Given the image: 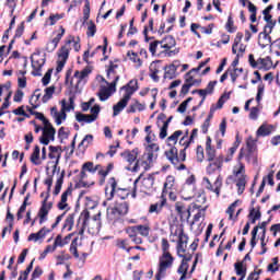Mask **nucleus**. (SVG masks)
<instances>
[{
  "mask_svg": "<svg viewBox=\"0 0 280 280\" xmlns=\"http://www.w3.org/2000/svg\"><path fill=\"white\" fill-rule=\"evenodd\" d=\"M183 137V130H176L174 131L167 139L166 144L170 148L164 152L167 161L177 170V172H183L187 170V165L183 164L187 161V149L189 145L194 143V136H190L189 139L180 138ZM178 138L179 142H178ZM176 143H179L183 149L179 150L176 148Z\"/></svg>",
  "mask_w": 280,
  "mask_h": 280,
  "instance_id": "f257e3e1",
  "label": "nucleus"
},
{
  "mask_svg": "<svg viewBox=\"0 0 280 280\" xmlns=\"http://www.w3.org/2000/svg\"><path fill=\"white\" fill-rule=\"evenodd\" d=\"M206 161L208 162V165L206 166V174L208 176H211L215 174V172H222V167L224 166V154L218 155V149L213 145V140L210 138V136H207L206 138Z\"/></svg>",
  "mask_w": 280,
  "mask_h": 280,
  "instance_id": "f03ea898",
  "label": "nucleus"
},
{
  "mask_svg": "<svg viewBox=\"0 0 280 280\" xmlns=\"http://www.w3.org/2000/svg\"><path fill=\"white\" fill-rule=\"evenodd\" d=\"M242 159H245L247 163L253 165L258 163L257 143L252 138L247 139L245 148L240 149L236 161L240 162Z\"/></svg>",
  "mask_w": 280,
  "mask_h": 280,
  "instance_id": "7ed1b4c3",
  "label": "nucleus"
},
{
  "mask_svg": "<svg viewBox=\"0 0 280 280\" xmlns=\"http://www.w3.org/2000/svg\"><path fill=\"white\" fill-rule=\"evenodd\" d=\"M51 192V187L47 186L46 197L42 201V206L37 212V218H39V224H45L49 220V211L54 209V201H49V196Z\"/></svg>",
  "mask_w": 280,
  "mask_h": 280,
  "instance_id": "20e7f679",
  "label": "nucleus"
},
{
  "mask_svg": "<svg viewBox=\"0 0 280 280\" xmlns=\"http://www.w3.org/2000/svg\"><path fill=\"white\" fill-rule=\"evenodd\" d=\"M65 215H67V212L59 214L56 218L55 223L51 224V229H47L44 226L38 232L31 233L27 237V242H38L40 240H45V237H47L48 233H51V231H54V229L58 228V224H60V222H62V219L65 218Z\"/></svg>",
  "mask_w": 280,
  "mask_h": 280,
  "instance_id": "39448f33",
  "label": "nucleus"
},
{
  "mask_svg": "<svg viewBox=\"0 0 280 280\" xmlns=\"http://www.w3.org/2000/svg\"><path fill=\"white\" fill-rule=\"evenodd\" d=\"M171 235L178 237L177 255H185V253H187V244L189 242V236L185 234V228L183 225H177L175 232H171Z\"/></svg>",
  "mask_w": 280,
  "mask_h": 280,
  "instance_id": "423d86ee",
  "label": "nucleus"
},
{
  "mask_svg": "<svg viewBox=\"0 0 280 280\" xmlns=\"http://www.w3.org/2000/svg\"><path fill=\"white\" fill-rule=\"evenodd\" d=\"M69 105H67V100L61 101V110L59 112L58 116L56 117L55 121L57 126H60L65 119H67V113L73 110L74 103H75V96H70L69 97Z\"/></svg>",
  "mask_w": 280,
  "mask_h": 280,
  "instance_id": "0eeeda50",
  "label": "nucleus"
},
{
  "mask_svg": "<svg viewBox=\"0 0 280 280\" xmlns=\"http://www.w3.org/2000/svg\"><path fill=\"white\" fill-rule=\"evenodd\" d=\"M71 51V46H68L67 44L61 46V48L58 51V61H57V73H60L62 69H65V65H67V60H69V54Z\"/></svg>",
  "mask_w": 280,
  "mask_h": 280,
  "instance_id": "6e6552de",
  "label": "nucleus"
},
{
  "mask_svg": "<svg viewBox=\"0 0 280 280\" xmlns=\"http://www.w3.org/2000/svg\"><path fill=\"white\" fill-rule=\"evenodd\" d=\"M270 34H272V31H270V28H264V32L259 33V40H258V45L259 47H261V49H266V47H268V45H279L280 47V38L276 39L272 43V37L270 36Z\"/></svg>",
  "mask_w": 280,
  "mask_h": 280,
  "instance_id": "1a4fd4ad",
  "label": "nucleus"
},
{
  "mask_svg": "<svg viewBox=\"0 0 280 280\" xmlns=\"http://www.w3.org/2000/svg\"><path fill=\"white\" fill-rule=\"evenodd\" d=\"M178 257L182 258V262L177 269L178 275H182L179 280L187 279V270H189V264L188 261H191L194 259V256L191 254H177Z\"/></svg>",
  "mask_w": 280,
  "mask_h": 280,
  "instance_id": "9d476101",
  "label": "nucleus"
},
{
  "mask_svg": "<svg viewBox=\"0 0 280 280\" xmlns=\"http://www.w3.org/2000/svg\"><path fill=\"white\" fill-rule=\"evenodd\" d=\"M175 211L179 217L180 222H187L191 218V207L187 208V205L183 201H177L175 203Z\"/></svg>",
  "mask_w": 280,
  "mask_h": 280,
  "instance_id": "9b49d317",
  "label": "nucleus"
},
{
  "mask_svg": "<svg viewBox=\"0 0 280 280\" xmlns=\"http://www.w3.org/2000/svg\"><path fill=\"white\" fill-rule=\"evenodd\" d=\"M154 174H149L147 177L142 178L141 185H140V191L141 194H145L147 196H150V194H153V191H156L154 188Z\"/></svg>",
  "mask_w": 280,
  "mask_h": 280,
  "instance_id": "f8f14e48",
  "label": "nucleus"
},
{
  "mask_svg": "<svg viewBox=\"0 0 280 280\" xmlns=\"http://www.w3.org/2000/svg\"><path fill=\"white\" fill-rule=\"evenodd\" d=\"M120 91H124L125 94L122 97H125L127 101L130 102V98L137 91H139V81L137 80H130L126 85L120 88Z\"/></svg>",
  "mask_w": 280,
  "mask_h": 280,
  "instance_id": "ddd939ff",
  "label": "nucleus"
},
{
  "mask_svg": "<svg viewBox=\"0 0 280 280\" xmlns=\"http://www.w3.org/2000/svg\"><path fill=\"white\" fill-rule=\"evenodd\" d=\"M203 182L206 183V189L215 194L217 198H220V191L222 190V176L219 175L214 184H211V180L208 177H203Z\"/></svg>",
  "mask_w": 280,
  "mask_h": 280,
  "instance_id": "4468645a",
  "label": "nucleus"
},
{
  "mask_svg": "<svg viewBox=\"0 0 280 280\" xmlns=\"http://www.w3.org/2000/svg\"><path fill=\"white\" fill-rule=\"evenodd\" d=\"M86 172H90V174H94L93 162H85L81 167V172L79 174V185H81V187H89L86 182H84V178H88L89 176L86 175Z\"/></svg>",
  "mask_w": 280,
  "mask_h": 280,
  "instance_id": "2eb2a0df",
  "label": "nucleus"
},
{
  "mask_svg": "<svg viewBox=\"0 0 280 280\" xmlns=\"http://www.w3.org/2000/svg\"><path fill=\"white\" fill-rule=\"evenodd\" d=\"M117 179L115 177H110L105 185V198L110 201L115 198V194H117Z\"/></svg>",
  "mask_w": 280,
  "mask_h": 280,
  "instance_id": "dca6fc26",
  "label": "nucleus"
},
{
  "mask_svg": "<svg viewBox=\"0 0 280 280\" xmlns=\"http://www.w3.org/2000/svg\"><path fill=\"white\" fill-rule=\"evenodd\" d=\"M167 205V197L164 195L160 196V201L155 203H151L148 210V213L152 214L155 213V215H161L163 212V207Z\"/></svg>",
  "mask_w": 280,
  "mask_h": 280,
  "instance_id": "f3484780",
  "label": "nucleus"
},
{
  "mask_svg": "<svg viewBox=\"0 0 280 280\" xmlns=\"http://www.w3.org/2000/svg\"><path fill=\"white\" fill-rule=\"evenodd\" d=\"M60 31L61 32L59 34H57V36L55 38H52L51 40H49L46 44V51H48V54L56 51L60 40H62V36H65V32H66L65 26H60Z\"/></svg>",
  "mask_w": 280,
  "mask_h": 280,
  "instance_id": "a211bd4d",
  "label": "nucleus"
},
{
  "mask_svg": "<svg viewBox=\"0 0 280 280\" xmlns=\"http://www.w3.org/2000/svg\"><path fill=\"white\" fill-rule=\"evenodd\" d=\"M173 264L174 258L171 253L162 254L159 265L160 272H166L167 268H172Z\"/></svg>",
  "mask_w": 280,
  "mask_h": 280,
  "instance_id": "6ab92c4d",
  "label": "nucleus"
},
{
  "mask_svg": "<svg viewBox=\"0 0 280 280\" xmlns=\"http://www.w3.org/2000/svg\"><path fill=\"white\" fill-rule=\"evenodd\" d=\"M172 190H176V177H174V175H168L165 179L161 196L167 198V191Z\"/></svg>",
  "mask_w": 280,
  "mask_h": 280,
  "instance_id": "aec40b11",
  "label": "nucleus"
},
{
  "mask_svg": "<svg viewBox=\"0 0 280 280\" xmlns=\"http://www.w3.org/2000/svg\"><path fill=\"white\" fill-rule=\"evenodd\" d=\"M161 60H155L150 63L149 67V75L153 82H159V72L161 71Z\"/></svg>",
  "mask_w": 280,
  "mask_h": 280,
  "instance_id": "412c9836",
  "label": "nucleus"
},
{
  "mask_svg": "<svg viewBox=\"0 0 280 280\" xmlns=\"http://www.w3.org/2000/svg\"><path fill=\"white\" fill-rule=\"evenodd\" d=\"M258 69L264 71H270V69H277V63L273 66L272 57L267 56L265 58H258Z\"/></svg>",
  "mask_w": 280,
  "mask_h": 280,
  "instance_id": "4be33fe9",
  "label": "nucleus"
},
{
  "mask_svg": "<svg viewBox=\"0 0 280 280\" xmlns=\"http://www.w3.org/2000/svg\"><path fill=\"white\" fill-rule=\"evenodd\" d=\"M241 143L242 140H240V135H236L233 145L228 150L226 156L223 158V161L225 163H231V161H233V156L235 155V152H237V148H240Z\"/></svg>",
  "mask_w": 280,
  "mask_h": 280,
  "instance_id": "5701e85b",
  "label": "nucleus"
},
{
  "mask_svg": "<svg viewBox=\"0 0 280 280\" xmlns=\"http://www.w3.org/2000/svg\"><path fill=\"white\" fill-rule=\"evenodd\" d=\"M43 67H45V58L32 59V75L35 78L43 75Z\"/></svg>",
  "mask_w": 280,
  "mask_h": 280,
  "instance_id": "b1692460",
  "label": "nucleus"
},
{
  "mask_svg": "<svg viewBox=\"0 0 280 280\" xmlns=\"http://www.w3.org/2000/svg\"><path fill=\"white\" fill-rule=\"evenodd\" d=\"M240 3L243 5V8H246L247 3L248 12H250L249 21L250 23H257V5L248 0H240Z\"/></svg>",
  "mask_w": 280,
  "mask_h": 280,
  "instance_id": "393cba45",
  "label": "nucleus"
},
{
  "mask_svg": "<svg viewBox=\"0 0 280 280\" xmlns=\"http://www.w3.org/2000/svg\"><path fill=\"white\" fill-rule=\"evenodd\" d=\"M161 148L156 143H151L145 148V154H147V161L149 163H153L154 159H156L158 154Z\"/></svg>",
  "mask_w": 280,
  "mask_h": 280,
  "instance_id": "a878e982",
  "label": "nucleus"
},
{
  "mask_svg": "<svg viewBox=\"0 0 280 280\" xmlns=\"http://www.w3.org/2000/svg\"><path fill=\"white\" fill-rule=\"evenodd\" d=\"M130 206L127 201H122L120 203H116L114 208H112L113 215H127Z\"/></svg>",
  "mask_w": 280,
  "mask_h": 280,
  "instance_id": "bb28decb",
  "label": "nucleus"
},
{
  "mask_svg": "<svg viewBox=\"0 0 280 280\" xmlns=\"http://www.w3.org/2000/svg\"><path fill=\"white\" fill-rule=\"evenodd\" d=\"M161 48L165 51H170V49L176 47V38L172 35H166L160 40Z\"/></svg>",
  "mask_w": 280,
  "mask_h": 280,
  "instance_id": "cd10ccee",
  "label": "nucleus"
},
{
  "mask_svg": "<svg viewBox=\"0 0 280 280\" xmlns=\"http://www.w3.org/2000/svg\"><path fill=\"white\" fill-rule=\"evenodd\" d=\"M120 156L122 159H125L127 161V163H129L130 165H132V163H135V161H137V156H139V149H132L130 150H126L122 153H120Z\"/></svg>",
  "mask_w": 280,
  "mask_h": 280,
  "instance_id": "c85d7f7f",
  "label": "nucleus"
},
{
  "mask_svg": "<svg viewBox=\"0 0 280 280\" xmlns=\"http://www.w3.org/2000/svg\"><path fill=\"white\" fill-rule=\"evenodd\" d=\"M52 135H56V128H44L43 135L39 138V143H42L43 145H49V137H52Z\"/></svg>",
  "mask_w": 280,
  "mask_h": 280,
  "instance_id": "c756f323",
  "label": "nucleus"
},
{
  "mask_svg": "<svg viewBox=\"0 0 280 280\" xmlns=\"http://www.w3.org/2000/svg\"><path fill=\"white\" fill-rule=\"evenodd\" d=\"M79 220H82V226L79 230V235H84V231H86V226H89V220H91V212L89 210H83Z\"/></svg>",
  "mask_w": 280,
  "mask_h": 280,
  "instance_id": "7c9ffc66",
  "label": "nucleus"
},
{
  "mask_svg": "<svg viewBox=\"0 0 280 280\" xmlns=\"http://www.w3.org/2000/svg\"><path fill=\"white\" fill-rule=\"evenodd\" d=\"M272 130H275V126L272 125H261L257 131V137H270L272 135Z\"/></svg>",
  "mask_w": 280,
  "mask_h": 280,
  "instance_id": "2f4dec72",
  "label": "nucleus"
},
{
  "mask_svg": "<svg viewBox=\"0 0 280 280\" xmlns=\"http://www.w3.org/2000/svg\"><path fill=\"white\" fill-rule=\"evenodd\" d=\"M128 98H125L122 96V98L113 106V117H117V115H119L121 113V110H124V108H126V106H128Z\"/></svg>",
  "mask_w": 280,
  "mask_h": 280,
  "instance_id": "473e14b6",
  "label": "nucleus"
},
{
  "mask_svg": "<svg viewBox=\"0 0 280 280\" xmlns=\"http://www.w3.org/2000/svg\"><path fill=\"white\" fill-rule=\"evenodd\" d=\"M114 168H115V164L109 163L107 164L106 170L101 168L98 171V176H101L100 185H104V183H106V176H108V174H110V172H113Z\"/></svg>",
  "mask_w": 280,
  "mask_h": 280,
  "instance_id": "72a5a7b5",
  "label": "nucleus"
},
{
  "mask_svg": "<svg viewBox=\"0 0 280 280\" xmlns=\"http://www.w3.org/2000/svg\"><path fill=\"white\" fill-rule=\"evenodd\" d=\"M248 218L250 220V224H255L257 220H261V207L250 208Z\"/></svg>",
  "mask_w": 280,
  "mask_h": 280,
  "instance_id": "f704fd0d",
  "label": "nucleus"
},
{
  "mask_svg": "<svg viewBox=\"0 0 280 280\" xmlns=\"http://www.w3.org/2000/svg\"><path fill=\"white\" fill-rule=\"evenodd\" d=\"M31 163H33V165H42L43 161H40V147H38V144H36L34 147L33 153L31 154L30 158Z\"/></svg>",
  "mask_w": 280,
  "mask_h": 280,
  "instance_id": "c9c22d12",
  "label": "nucleus"
},
{
  "mask_svg": "<svg viewBox=\"0 0 280 280\" xmlns=\"http://www.w3.org/2000/svg\"><path fill=\"white\" fill-rule=\"evenodd\" d=\"M48 150H49L48 159L50 160L57 159L56 163H58V160L60 159V154L62 152V147L49 145Z\"/></svg>",
  "mask_w": 280,
  "mask_h": 280,
  "instance_id": "e433bc0d",
  "label": "nucleus"
},
{
  "mask_svg": "<svg viewBox=\"0 0 280 280\" xmlns=\"http://www.w3.org/2000/svg\"><path fill=\"white\" fill-rule=\"evenodd\" d=\"M164 70H165L164 78L166 80H174V78H176V71H178V67L172 63L168 67H165Z\"/></svg>",
  "mask_w": 280,
  "mask_h": 280,
  "instance_id": "4c0bfd02",
  "label": "nucleus"
},
{
  "mask_svg": "<svg viewBox=\"0 0 280 280\" xmlns=\"http://www.w3.org/2000/svg\"><path fill=\"white\" fill-rule=\"evenodd\" d=\"M127 58H129V60L133 62L138 69L139 67L143 66V60H141V58H139V54L135 52L133 50L127 51Z\"/></svg>",
  "mask_w": 280,
  "mask_h": 280,
  "instance_id": "58836bf2",
  "label": "nucleus"
},
{
  "mask_svg": "<svg viewBox=\"0 0 280 280\" xmlns=\"http://www.w3.org/2000/svg\"><path fill=\"white\" fill-rule=\"evenodd\" d=\"M93 135H86L83 140L79 143V150L86 152L90 145H93Z\"/></svg>",
  "mask_w": 280,
  "mask_h": 280,
  "instance_id": "ea45409f",
  "label": "nucleus"
},
{
  "mask_svg": "<svg viewBox=\"0 0 280 280\" xmlns=\"http://www.w3.org/2000/svg\"><path fill=\"white\" fill-rule=\"evenodd\" d=\"M75 119L77 121H79V124H82V121H84L85 124H93V121H97L91 114L89 115L82 113H77Z\"/></svg>",
  "mask_w": 280,
  "mask_h": 280,
  "instance_id": "a19ab883",
  "label": "nucleus"
},
{
  "mask_svg": "<svg viewBox=\"0 0 280 280\" xmlns=\"http://www.w3.org/2000/svg\"><path fill=\"white\" fill-rule=\"evenodd\" d=\"M116 69H119V65H117L113 61H109V66L106 70L107 80H115V78H117V70Z\"/></svg>",
  "mask_w": 280,
  "mask_h": 280,
  "instance_id": "79ce46f5",
  "label": "nucleus"
},
{
  "mask_svg": "<svg viewBox=\"0 0 280 280\" xmlns=\"http://www.w3.org/2000/svg\"><path fill=\"white\" fill-rule=\"evenodd\" d=\"M40 89H36L30 98V104L33 108L40 106Z\"/></svg>",
  "mask_w": 280,
  "mask_h": 280,
  "instance_id": "37998d69",
  "label": "nucleus"
},
{
  "mask_svg": "<svg viewBox=\"0 0 280 280\" xmlns=\"http://www.w3.org/2000/svg\"><path fill=\"white\" fill-rule=\"evenodd\" d=\"M234 270L237 275V277H242V279L246 278V265H244V261H238L234 264Z\"/></svg>",
  "mask_w": 280,
  "mask_h": 280,
  "instance_id": "c03bdc74",
  "label": "nucleus"
},
{
  "mask_svg": "<svg viewBox=\"0 0 280 280\" xmlns=\"http://www.w3.org/2000/svg\"><path fill=\"white\" fill-rule=\"evenodd\" d=\"M73 224H75V213H70L65 220L62 231H65V229H67V231H72Z\"/></svg>",
  "mask_w": 280,
  "mask_h": 280,
  "instance_id": "a18cd8bd",
  "label": "nucleus"
},
{
  "mask_svg": "<svg viewBox=\"0 0 280 280\" xmlns=\"http://www.w3.org/2000/svg\"><path fill=\"white\" fill-rule=\"evenodd\" d=\"M236 187H237V194L238 196H242L246 189V175H241L236 179Z\"/></svg>",
  "mask_w": 280,
  "mask_h": 280,
  "instance_id": "49530a36",
  "label": "nucleus"
},
{
  "mask_svg": "<svg viewBox=\"0 0 280 280\" xmlns=\"http://www.w3.org/2000/svg\"><path fill=\"white\" fill-rule=\"evenodd\" d=\"M136 229L139 233V235H141L142 237H149L150 236V231L152 230L150 228V223L147 224H140V225H136Z\"/></svg>",
  "mask_w": 280,
  "mask_h": 280,
  "instance_id": "de8ad7c7",
  "label": "nucleus"
},
{
  "mask_svg": "<svg viewBox=\"0 0 280 280\" xmlns=\"http://www.w3.org/2000/svg\"><path fill=\"white\" fill-rule=\"evenodd\" d=\"M54 93H56V86L51 85L45 89V94L42 97L43 104H47L51 97H54Z\"/></svg>",
  "mask_w": 280,
  "mask_h": 280,
  "instance_id": "09e8293b",
  "label": "nucleus"
},
{
  "mask_svg": "<svg viewBox=\"0 0 280 280\" xmlns=\"http://www.w3.org/2000/svg\"><path fill=\"white\" fill-rule=\"evenodd\" d=\"M137 110H139V113L145 110V104L136 100L135 103L128 107L127 113H137Z\"/></svg>",
  "mask_w": 280,
  "mask_h": 280,
  "instance_id": "8fccbe9b",
  "label": "nucleus"
},
{
  "mask_svg": "<svg viewBox=\"0 0 280 280\" xmlns=\"http://www.w3.org/2000/svg\"><path fill=\"white\" fill-rule=\"evenodd\" d=\"M71 43H73V49L74 51H80V49H82V46L80 45V37H75L73 35H70L68 37V39L66 40V45L69 47V45H71Z\"/></svg>",
  "mask_w": 280,
  "mask_h": 280,
  "instance_id": "3c124183",
  "label": "nucleus"
},
{
  "mask_svg": "<svg viewBox=\"0 0 280 280\" xmlns=\"http://www.w3.org/2000/svg\"><path fill=\"white\" fill-rule=\"evenodd\" d=\"M238 167H234L233 176L237 178V176H246V165L242 163V161H237Z\"/></svg>",
  "mask_w": 280,
  "mask_h": 280,
  "instance_id": "603ef678",
  "label": "nucleus"
},
{
  "mask_svg": "<svg viewBox=\"0 0 280 280\" xmlns=\"http://www.w3.org/2000/svg\"><path fill=\"white\" fill-rule=\"evenodd\" d=\"M62 183H65V171L61 172L60 176L56 182L54 196H58V194H60V190L62 189Z\"/></svg>",
  "mask_w": 280,
  "mask_h": 280,
  "instance_id": "864d4df0",
  "label": "nucleus"
},
{
  "mask_svg": "<svg viewBox=\"0 0 280 280\" xmlns=\"http://www.w3.org/2000/svg\"><path fill=\"white\" fill-rule=\"evenodd\" d=\"M225 30L229 32V34H235V32H237V26H235V22L233 21V16L231 15H229L228 18Z\"/></svg>",
  "mask_w": 280,
  "mask_h": 280,
  "instance_id": "5fc2aeb1",
  "label": "nucleus"
},
{
  "mask_svg": "<svg viewBox=\"0 0 280 280\" xmlns=\"http://www.w3.org/2000/svg\"><path fill=\"white\" fill-rule=\"evenodd\" d=\"M110 95H113V94H112V92H109L107 90L106 86L101 88L98 93H97V96H98L101 102H106V100H108V97H110Z\"/></svg>",
  "mask_w": 280,
  "mask_h": 280,
  "instance_id": "6e6d98bb",
  "label": "nucleus"
},
{
  "mask_svg": "<svg viewBox=\"0 0 280 280\" xmlns=\"http://www.w3.org/2000/svg\"><path fill=\"white\" fill-rule=\"evenodd\" d=\"M264 21L267 23L264 28L272 32V30H275V25H277V21L272 20V15L270 13L264 16Z\"/></svg>",
  "mask_w": 280,
  "mask_h": 280,
  "instance_id": "4d7b16f0",
  "label": "nucleus"
},
{
  "mask_svg": "<svg viewBox=\"0 0 280 280\" xmlns=\"http://www.w3.org/2000/svg\"><path fill=\"white\" fill-rule=\"evenodd\" d=\"M78 240H80L78 236L72 240L69 249L75 259L80 258V254L78 253Z\"/></svg>",
  "mask_w": 280,
  "mask_h": 280,
  "instance_id": "13d9d810",
  "label": "nucleus"
},
{
  "mask_svg": "<svg viewBox=\"0 0 280 280\" xmlns=\"http://www.w3.org/2000/svg\"><path fill=\"white\" fill-rule=\"evenodd\" d=\"M279 268H280L279 257H273L272 264H269L267 266V270H268V272H279Z\"/></svg>",
  "mask_w": 280,
  "mask_h": 280,
  "instance_id": "bf43d9fd",
  "label": "nucleus"
},
{
  "mask_svg": "<svg viewBox=\"0 0 280 280\" xmlns=\"http://www.w3.org/2000/svg\"><path fill=\"white\" fill-rule=\"evenodd\" d=\"M97 34V26L95 25L94 21L89 22L88 31H86V36L88 38H93Z\"/></svg>",
  "mask_w": 280,
  "mask_h": 280,
  "instance_id": "052dcab7",
  "label": "nucleus"
},
{
  "mask_svg": "<svg viewBox=\"0 0 280 280\" xmlns=\"http://www.w3.org/2000/svg\"><path fill=\"white\" fill-rule=\"evenodd\" d=\"M196 159L197 163H202L205 161V148L200 144L196 148Z\"/></svg>",
  "mask_w": 280,
  "mask_h": 280,
  "instance_id": "680f3d73",
  "label": "nucleus"
},
{
  "mask_svg": "<svg viewBox=\"0 0 280 280\" xmlns=\"http://www.w3.org/2000/svg\"><path fill=\"white\" fill-rule=\"evenodd\" d=\"M116 196L120 198V200H126L128 196H130V189L128 188H117Z\"/></svg>",
  "mask_w": 280,
  "mask_h": 280,
  "instance_id": "e2e57ef3",
  "label": "nucleus"
},
{
  "mask_svg": "<svg viewBox=\"0 0 280 280\" xmlns=\"http://www.w3.org/2000/svg\"><path fill=\"white\" fill-rule=\"evenodd\" d=\"M125 233L128 235L129 240H132V237H135L136 235H139L137 225L127 226L125 229Z\"/></svg>",
  "mask_w": 280,
  "mask_h": 280,
  "instance_id": "0e129e2a",
  "label": "nucleus"
},
{
  "mask_svg": "<svg viewBox=\"0 0 280 280\" xmlns=\"http://www.w3.org/2000/svg\"><path fill=\"white\" fill-rule=\"evenodd\" d=\"M91 73V69L84 68L82 71H75L74 78H78L79 80H84V78H89V74Z\"/></svg>",
  "mask_w": 280,
  "mask_h": 280,
  "instance_id": "69168bd1",
  "label": "nucleus"
},
{
  "mask_svg": "<svg viewBox=\"0 0 280 280\" xmlns=\"http://www.w3.org/2000/svg\"><path fill=\"white\" fill-rule=\"evenodd\" d=\"M116 246L118 248H121L122 250H127V253H130V250H132V247H128V240L125 238V240H118L116 242Z\"/></svg>",
  "mask_w": 280,
  "mask_h": 280,
  "instance_id": "338daca9",
  "label": "nucleus"
},
{
  "mask_svg": "<svg viewBox=\"0 0 280 280\" xmlns=\"http://www.w3.org/2000/svg\"><path fill=\"white\" fill-rule=\"evenodd\" d=\"M240 202V199L232 202L229 208L226 209V213L229 215V220H233V214L235 213V208L237 207V203Z\"/></svg>",
  "mask_w": 280,
  "mask_h": 280,
  "instance_id": "774afa93",
  "label": "nucleus"
}]
</instances>
